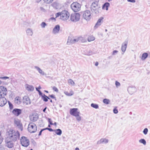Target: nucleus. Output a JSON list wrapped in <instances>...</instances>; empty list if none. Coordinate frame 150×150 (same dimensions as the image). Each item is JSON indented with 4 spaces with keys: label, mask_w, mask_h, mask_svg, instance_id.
Segmentation results:
<instances>
[{
    "label": "nucleus",
    "mask_w": 150,
    "mask_h": 150,
    "mask_svg": "<svg viewBox=\"0 0 150 150\" xmlns=\"http://www.w3.org/2000/svg\"><path fill=\"white\" fill-rule=\"evenodd\" d=\"M127 1L130 2L135 3L136 1Z\"/></svg>",
    "instance_id": "obj_62"
},
{
    "label": "nucleus",
    "mask_w": 150,
    "mask_h": 150,
    "mask_svg": "<svg viewBox=\"0 0 150 150\" xmlns=\"http://www.w3.org/2000/svg\"><path fill=\"white\" fill-rule=\"evenodd\" d=\"M47 107H46L45 108H44L43 110V111L44 112H45V111H46V110L47 109Z\"/></svg>",
    "instance_id": "obj_58"
},
{
    "label": "nucleus",
    "mask_w": 150,
    "mask_h": 150,
    "mask_svg": "<svg viewBox=\"0 0 150 150\" xmlns=\"http://www.w3.org/2000/svg\"><path fill=\"white\" fill-rule=\"evenodd\" d=\"M22 112V109L15 108L13 110L12 113L15 116H18L21 114Z\"/></svg>",
    "instance_id": "obj_12"
},
{
    "label": "nucleus",
    "mask_w": 150,
    "mask_h": 150,
    "mask_svg": "<svg viewBox=\"0 0 150 150\" xmlns=\"http://www.w3.org/2000/svg\"><path fill=\"white\" fill-rule=\"evenodd\" d=\"M45 130H49L50 132H54V131L55 129H53L51 128H49V127H46L45 128Z\"/></svg>",
    "instance_id": "obj_45"
},
{
    "label": "nucleus",
    "mask_w": 150,
    "mask_h": 150,
    "mask_svg": "<svg viewBox=\"0 0 150 150\" xmlns=\"http://www.w3.org/2000/svg\"><path fill=\"white\" fill-rule=\"evenodd\" d=\"M91 10L93 13H94L96 14H98L100 10V7H98L97 8H91Z\"/></svg>",
    "instance_id": "obj_20"
},
{
    "label": "nucleus",
    "mask_w": 150,
    "mask_h": 150,
    "mask_svg": "<svg viewBox=\"0 0 150 150\" xmlns=\"http://www.w3.org/2000/svg\"><path fill=\"white\" fill-rule=\"evenodd\" d=\"M148 54L147 52L143 53L141 59L143 61L145 60L148 57Z\"/></svg>",
    "instance_id": "obj_27"
},
{
    "label": "nucleus",
    "mask_w": 150,
    "mask_h": 150,
    "mask_svg": "<svg viewBox=\"0 0 150 150\" xmlns=\"http://www.w3.org/2000/svg\"><path fill=\"white\" fill-rule=\"evenodd\" d=\"M37 126L34 123L31 122L28 125V129L29 132L31 133H34L37 130Z\"/></svg>",
    "instance_id": "obj_2"
},
{
    "label": "nucleus",
    "mask_w": 150,
    "mask_h": 150,
    "mask_svg": "<svg viewBox=\"0 0 150 150\" xmlns=\"http://www.w3.org/2000/svg\"><path fill=\"white\" fill-rule=\"evenodd\" d=\"M50 19L51 20H54L55 21L56 20L55 18L53 17H52L50 18Z\"/></svg>",
    "instance_id": "obj_61"
},
{
    "label": "nucleus",
    "mask_w": 150,
    "mask_h": 150,
    "mask_svg": "<svg viewBox=\"0 0 150 150\" xmlns=\"http://www.w3.org/2000/svg\"><path fill=\"white\" fill-rule=\"evenodd\" d=\"M60 29V26L59 25H56L53 28L52 32L54 34L58 33Z\"/></svg>",
    "instance_id": "obj_18"
},
{
    "label": "nucleus",
    "mask_w": 150,
    "mask_h": 150,
    "mask_svg": "<svg viewBox=\"0 0 150 150\" xmlns=\"http://www.w3.org/2000/svg\"><path fill=\"white\" fill-rule=\"evenodd\" d=\"M94 40H95V38L94 37H93L91 38L90 39L88 38V41L90 42L91 41Z\"/></svg>",
    "instance_id": "obj_55"
},
{
    "label": "nucleus",
    "mask_w": 150,
    "mask_h": 150,
    "mask_svg": "<svg viewBox=\"0 0 150 150\" xmlns=\"http://www.w3.org/2000/svg\"><path fill=\"white\" fill-rule=\"evenodd\" d=\"M57 124V123L56 122H54V123H53V124L52 125H54L55 126H56Z\"/></svg>",
    "instance_id": "obj_64"
},
{
    "label": "nucleus",
    "mask_w": 150,
    "mask_h": 150,
    "mask_svg": "<svg viewBox=\"0 0 150 150\" xmlns=\"http://www.w3.org/2000/svg\"><path fill=\"white\" fill-rule=\"evenodd\" d=\"M103 19V17H101L98 19L94 27L95 29L97 28L99 26H100L101 25V23L102 21H103L102 20Z\"/></svg>",
    "instance_id": "obj_17"
},
{
    "label": "nucleus",
    "mask_w": 150,
    "mask_h": 150,
    "mask_svg": "<svg viewBox=\"0 0 150 150\" xmlns=\"http://www.w3.org/2000/svg\"><path fill=\"white\" fill-rule=\"evenodd\" d=\"M110 6V3L108 2H106L103 5L102 8L103 9H105L107 11L108 9V7Z\"/></svg>",
    "instance_id": "obj_22"
},
{
    "label": "nucleus",
    "mask_w": 150,
    "mask_h": 150,
    "mask_svg": "<svg viewBox=\"0 0 150 150\" xmlns=\"http://www.w3.org/2000/svg\"><path fill=\"white\" fill-rule=\"evenodd\" d=\"M35 69H36L38 71V72L42 75H44L45 74V73L39 67L36 66L34 67Z\"/></svg>",
    "instance_id": "obj_26"
},
{
    "label": "nucleus",
    "mask_w": 150,
    "mask_h": 150,
    "mask_svg": "<svg viewBox=\"0 0 150 150\" xmlns=\"http://www.w3.org/2000/svg\"><path fill=\"white\" fill-rule=\"evenodd\" d=\"M117 107H115L113 109V113L115 114H116L118 112V110L117 108Z\"/></svg>",
    "instance_id": "obj_46"
},
{
    "label": "nucleus",
    "mask_w": 150,
    "mask_h": 150,
    "mask_svg": "<svg viewBox=\"0 0 150 150\" xmlns=\"http://www.w3.org/2000/svg\"><path fill=\"white\" fill-rule=\"evenodd\" d=\"M9 79V77L7 76H4L3 77H0V79L6 80Z\"/></svg>",
    "instance_id": "obj_47"
},
{
    "label": "nucleus",
    "mask_w": 150,
    "mask_h": 150,
    "mask_svg": "<svg viewBox=\"0 0 150 150\" xmlns=\"http://www.w3.org/2000/svg\"><path fill=\"white\" fill-rule=\"evenodd\" d=\"M31 142L34 145V146H35L36 144V142L33 139L31 140Z\"/></svg>",
    "instance_id": "obj_54"
},
{
    "label": "nucleus",
    "mask_w": 150,
    "mask_h": 150,
    "mask_svg": "<svg viewBox=\"0 0 150 150\" xmlns=\"http://www.w3.org/2000/svg\"><path fill=\"white\" fill-rule=\"evenodd\" d=\"M139 142L143 144L144 145H146V142L145 139H140Z\"/></svg>",
    "instance_id": "obj_35"
},
{
    "label": "nucleus",
    "mask_w": 150,
    "mask_h": 150,
    "mask_svg": "<svg viewBox=\"0 0 150 150\" xmlns=\"http://www.w3.org/2000/svg\"><path fill=\"white\" fill-rule=\"evenodd\" d=\"M71 6L74 12H76L80 10L81 5L79 3L76 1L73 2L71 5Z\"/></svg>",
    "instance_id": "obj_3"
},
{
    "label": "nucleus",
    "mask_w": 150,
    "mask_h": 150,
    "mask_svg": "<svg viewBox=\"0 0 150 150\" xmlns=\"http://www.w3.org/2000/svg\"><path fill=\"white\" fill-rule=\"evenodd\" d=\"M48 121L49 122V124L51 125H52V124H53L52 121L51 120V119L50 118H48Z\"/></svg>",
    "instance_id": "obj_49"
},
{
    "label": "nucleus",
    "mask_w": 150,
    "mask_h": 150,
    "mask_svg": "<svg viewBox=\"0 0 150 150\" xmlns=\"http://www.w3.org/2000/svg\"><path fill=\"white\" fill-rule=\"evenodd\" d=\"M1 84H2L3 85H7L8 84V83L6 81H1Z\"/></svg>",
    "instance_id": "obj_52"
},
{
    "label": "nucleus",
    "mask_w": 150,
    "mask_h": 150,
    "mask_svg": "<svg viewBox=\"0 0 150 150\" xmlns=\"http://www.w3.org/2000/svg\"><path fill=\"white\" fill-rule=\"evenodd\" d=\"M59 4L56 2H55L52 4V6L54 8L57 9L59 8Z\"/></svg>",
    "instance_id": "obj_32"
},
{
    "label": "nucleus",
    "mask_w": 150,
    "mask_h": 150,
    "mask_svg": "<svg viewBox=\"0 0 150 150\" xmlns=\"http://www.w3.org/2000/svg\"><path fill=\"white\" fill-rule=\"evenodd\" d=\"M99 1H96L95 2H93L91 5V8H97L98 7L97 5Z\"/></svg>",
    "instance_id": "obj_28"
},
{
    "label": "nucleus",
    "mask_w": 150,
    "mask_h": 150,
    "mask_svg": "<svg viewBox=\"0 0 150 150\" xmlns=\"http://www.w3.org/2000/svg\"><path fill=\"white\" fill-rule=\"evenodd\" d=\"M51 98L54 99L55 100V101L57 100V99L55 96L54 94H49L48 96H46L45 94H44L43 96H42V99L45 102H47L48 101V99H50Z\"/></svg>",
    "instance_id": "obj_6"
},
{
    "label": "nucleus",
    "mask_w": 150,
    "mask_h": 150,
    "mask_svg": "<svg viewBox=\"0 0 150 150\" xmlns=\"http://www.w3.org/2000/svg\"><path fill=\"white\" fill-rule=\"evenodd\" d=\"M27 86L26 87V89L29 91H33L34 89V88L33 86L28 85L27 84Z\"/></svg>",
    "instance_id": "obj_25"
},
{
    "label": "nucleus",
    "mask_w": 150,
    "mask_h": 150,
    "mask_svg": "<svg viewBox=\"0 0 150 150\" xmlns=\"http://www.w3.org/2000/svg\"><path fill=\"white\" fill-rule=\"evenodd\" d=\"M115 84L117 87L119 86L120 85V83L117 81H115Z\"/></svg>",
    "instance_id": "obj_50"
},
{
    "label": "nucleus",
    "mask_w": 150,
    "mask_h": 150,
    "mask_svg": "<svg viewBox=\"0 0 150 150\" xmlns=\"http://www.w3.org/2000/svg\"><path fill=\"white\" fill-rule=\"evenodd\" d=\"M108 139H101L100 140L98 141L97 143V144H100L103 142L105 144L108 143Z\"/></svg>",
    "instance_id": "obj_21"
},
{
    "label": "nucleus",
    "mask_w": 150,
    "mask_h": 150,
    "mask_svg": "<svg viewBox=\"0 0 150 150\" xmlns=\"http://www.w3.org/2000/svg\"><path fill=\"white\" fill-rule=\"evenodd\" d=\"M36 88H37V89H38L39 90H40V89H41V87L40 86H39L38 87H36Z\"/></svg>",
    "instance_id": "obj_59"
},
{
    "label": "nucleus",
    "mask_w": 150,
    "mask_h": 150,
    "mask_svg": "<svg viewBox=\"0 0 150 150\" xmlns=\"http://www.w3.org/2000/svg\"><path fill=\"white\" fill-rule=\"evenodd\" d=\"M40 9L41 11H44L45 10V9L44 8L42 7H40Z\"/></svg>",
    "instance_id": "obj_60"
},
{
    "label": "nucleus",
    "mask_w": 150,
    "mask_h": 150,
    "mask_svg": "<svg viewBox=\"0 0 150 150\" xmlns=\"http://www.w3.org/2000/svg\"><path fill=\"white\" fill-rule=\"evenodd\" d=\"M128 42V40L127 39L122 44L121 50L122 52H123V53L126 50Z\"/></svg>",
    "instance_id": "obj_13"
},
{
    "label": "nucleus",
    "mask_w": 150,
    "mask_h": 150,
    "mask_svg": "<svg viewBox=\"0 0 150 150\" xmlns=\"http://www.w3.org/2000/svg\"><path fill=\"white\" fill-rule=\"evenodd\" d=\"M6 146L7 147L9 148H11L13 147L14 146V144L12 141H8V140L6 141Z\"/></svg>",
    "instance_id": "obj_19"
},
{
    "label": "nucleus",
    "mask_w": 150,
    "mask_h": 150,
    "mask_svg": "<svg viewBox=\"0 0 150 150\" xmlns=\"http://www.w3.org/2000/svg\"><path fill=\"white\" fill-rule=\"evenodd\" d=\"M20 137V133L19 132L17 131L14 134L11 135V136L9 137V138L11 139L13 141L15 142L17 140L18 138L19 139Z\"/></svg>",
    "instance_id": "obj_8"
},
{
    "label": "nucleus",
    "mask_w": 150,
    "mask_h": 150,
    "mask_svg": "<svg viewBox=\"0 0 150 150\" xmlns=\"http://www.w3.org/2000/svg\"><path fill=\"white\" fill-rule=\"evenodd\" d=\"M53 90L55 91L57 93L58 92V88L55 86H54L52 87Z\"/></svg>",
    "instance_id": "obj_48"
},
{
    "label": "nucleus",
    "mask_w": 150,
    "mask_h": 150,
    "mask_svg": "<svg viewBox=\"0 0 150 150\" xmlns=\"http://www.w3.org/2000/svg\"><path fill=\"white\" fill-rule=\"evenodd\" d=\"M64 93L66 95L69 96H72L74 94L73 92L72 91H71L69 93L67 91H65Z\"/></svg>",
    "instance_id": "obj_34"
},
{
    "label": "nucleus",
    "mask_w": 150,
    "mask_h": 150,
    "mask_svg": "<svg viewBox=\"0 0 150 150\" xmlns=\"http://www.w3.org/2000/svg\"><path fill=\"white\" fill-rule=\"evenodd\" d=\"M31 117L30 119L31 121L33 122H35L38 119V114L35 113L33 114Z\"/></svg>",
    "instance_id": "obj_16"
},
{
    "label": "nucleus",
    "mask_w": 150,
    "mask_h": 150,
    "mask_svg": "<svg viewBox=\"0 0 150 150\" xmlns=\"http://www.w3.org/2000/svg\"><path fill=\"white\" fill-rule=\"evenodd\" d=\"M148 129L147 128H146L143 130V132L144 134L146 135L148 133Z\"/></svg>",
    "instance_id": "obj_42"
},
{
    "label": "nucleus",
    "mask_w": 150,
    "mask_h": 150,
    "mask_svg": "<svg viewBox=\"0 0 150 150\" xmlns=\"http://www.w3.org/2000/svg\"><path fill=\"white\" fill-rule=\"evenodd\" d=\"M14 123L17 125V126H19L20 129H21V131L23 130V127L22 125L21 124L20 122L19 121L15 120Z\"/></svg>",
    "instance_id": "obj_24"
},
{
    "label": "nucleus",
    "mask_w": 150,
    "mask_h": 150,
    "mask_svg": "<svg viewBox=\"0 0 150 150\" xmlns=\"http://www.w3.org/2000/svg\"><path fill=\"white\" fill-rule=\"evenodd\" d=\"M7 89L6 88L3 86H0V94L1 96H4L7 94Z\"/></svg>",
    "instance_id": "obj_11"
},
{
    "label": "nucleus",
    "mask_w": 150,
    "mask_h": 150,
    "mask_svg": "<svg viewBox=\"0 0 150 150\" xmlns=\"http://www.w3.org/2000/svg\"><path fill=\"white\" fill-rule=\"evenodd\" d=\"M81 15H82L84 19L88 21L91 18V13L90 11L87 10L80 12Z\"/></svg>",
    "instance_id": "obj_1"
},
{
    "label": "nucleus",
    "mask_w": 150,
    "mask_h": 150,
    "mask_svg": "<svg viewBox=\"0 0 150 150\" xmlns=\"http://www.w3.org/2000/svg\"><path fill=\"white\" fill-rule=\"evenodd\" d=\"M20 142L21 145L25 147L28 146L30 144L29 140L25 136H22L21 137L20 139Z\"/></svg>",
    "instance_id": "obj_5"
},
{
    "label": "nucleus",
    "mask_w": 150,
    "mask_h": 150,
    "mask_svg": "<svg viewBox=\"0 0 150 150\" xmlns=\"http://www.w3.org/2000/svg\"><path fill=\"white\" fill-rule=\"evenodd\" d=\"M62 15L61 19L64 21L67 20L69 16V13L67 10H63L62 11Z\"/></svg>",
    "instance_id": "obj_7"
},
{
    "label": "nucleus",
    "mask_w": 150,
    "mask_h": 150,
    "mask_svg": "<svg viewBox=\"0 0 150 150\" xmlns=\"http://www.w3.org/2000/svg\"><path fill=\"white\" fill-rule=\"evenodd\" d=\"M37 88H36V91L38 92L39 95L41 96V97L42 96H43L44 94H43L40 90H39Z\"/></svg>",
    "instance_id": "obj_41"
},
{
    "label": "nucleus",
    "mask_w": 150,
    "mask_h": 150,
    "mask_svg": "<svg viewBox=\"0 0 150 150\" xmlns=\"http://www.w3.org/2000/svg\"><path fill=\"white\" fill-rule=\"evenodd\" d=\"M21 98L20 97L17 96L15 98V103L18 105H19L21 104Z\"/></svg>",
    "instance_id": "obj_23"
},
{
    "label": "nucleus",
    "mask_w": 150,
    "mask_h": 150,
    "mask_svg": "<svg viewBox=\"0 0 150 150\" xmlns=\"http://www.w3.org/2000/svg\"><path fill=\"white\" fill-rule=\"evenodd\" d=\"M3 141V138L2 137H0V144H1L2 142Z\"/></svg>",
    "instance_id": "obj_57"
},
{
    "label": "nucleus",
    "mask_w": 150,
    "mask_h": 150,
    "mask_svg": "<svg viewBox=\"0 0 150 150\" xmlns=\"http://www.w3.org/2000/svg\"><path fill=\"white\" fill-rule=\"evenodd\" d=\"M118 52V51L117 50H115L113 51L112 54L113 55L115 54V53H117Z\"/></svg>",
    "instance_id": "obj_56"
},
{
    "label": "nucleus",
    "mask_w": 150,
    "mask_h": 150,
    "mask_svg": "<svg viewBox=\"0 0 150 150\" xmlns=\"http://www.w3.org/2000/svg\"><path fill=\"white\" fill-rule=\"evenodd\" d=\"M80 16V14L79 13H72L70 16V20L73 22H77L79 20Z\"/></svg>",
    "instance_id": "obj_4"
},
{
    "label": "nucleus",
    "mask_w": 150,
    "mask_h": 150,
    "mask_svg": "<svg viewBox=\"0 0 150 150\" xmlns=\"http://www.w3.org/2000/svg\"><path fill=\"white\" fill-rule=\"evenodd\" d=\"M54 132L57 135L60 136L62 133V130L60 129H58L54 130Z\"/></svg>",
    "instance_id": "obj_29"
},
{
    "label": "nucleus",
    "mask_w": 150,
    "mask_h": 150,
    "mask_svg": "<svg viewBox=\"0 0 150 150\" xmlns=\"http://www.w3.org/2000/svg\"><path fill=\"white\" fill-rule=\"evenodd\" d=\"M26 33L28 35L31 36H32L33 34L32 30L30 28H28L27 30Z\"/></svg>",
    "instance_id": "obj_30"
},
{
    "label": "nucleus",
    "mask_w": 150,
    "mask_h": 150,
    "mask_svg": "<svg viewBox=\"0 0 150 150\" xmlns=\"http://www.w3.org/2000/svg\"><path fill=\"white\" fill-rule=\"evenodd\" d=\"M62 12L57 13L55 14L56 18H57L60 16V19H61V16H62Z\"/></svg>",
    "instance_id": "obj_40"
},
{
    "label": "nucleus",
    "mask_w": 150,
    "mask_h": 150,
    "mask_svg": "<svg viewBox=\"0 0 150 150\" xmlns=\"http://www.w3.org/2000/svg\"><path fill=\"white\" fill-rule=\"evenodd\" d=\"M98 65V62H96L95 64V65L96 66H97Z\"/></svg>",
    "instance_id": "obj_63"
},
{
    "label": "nucleus",
    "mask_w": 150,
    "mask_h": 150,
    "mask_svg": "<svg viewBox=\"0 0 150 150\" xmlns=\"http://www.w3.org/2000/svg\"><path fill=\"white\" fill-rule=\"evenodd\" d=\"M78 109L77 108H71L70 110L69 113L71 115L75 116L77 115L78 114H80L79 111H78Z\"/></svg>",
    "instance_id": "obj_9"
},
{
    "label": "nucleus",
    "mask_w": 150,
    "mask_h": 150,
    "mask_svg": "<svg viewBox=\"0 0 150 150\" xmlns=\"http://www.w3.org/2000/svg\"><path fill=\"white\" fill-rule=\"evenodd\" d=\"M91 106V107L96 109H98L99 108L98 105L97 104L92 103Z\"/></svg>",
    "instance_id": "obj_31"
},
{
    "label": "nucleus",
    "mask_w": 150,
    "mask_h": 150,
    "mask_svg": "<svg viewBox=\"0 0 150 150\" xmlns=\"http://www.w3.org/2000/svg\"><path fill=\"white\" fill-rule=\"evenodd\" d=\"M47 24L45 22H42L41 24V25L42 28H45V26L47 25Z\"/></svg>",
    "instance_id": "obj_44"
},
{
    "label": "nucleus",
    "mask_w": 150,
    "mask_h": 150,
    "mask_svg": "<svg viewBox=\"0 0 150 150\" xmlns=\"http://www.w3.org/2000/svg\"><path fill=\"white\" fill-rule=\"evenodd\" d=\"M93 54V52L91 50H89L87 52V55L88 56L91 55Z\"/></svg>",
    "instance_id": "obj_43"
},
{
    "label": "nucleus",
    "mask_w": 150,
    "mask_h": 150,
    "mask_svg": "<svg viewBox=\"0 0 150 150\" xmlns=\"http://www.w3.org/2000/svg\"><path fill=\"white\" fill-rule=\"evenodd\" d=\"M7 102L6 99L4 96H1V95L0 94V106H4L6 103Z\"/></svg>",
    "instance_id": "obj_10"
},
{
    "label": "nucleus",
    "mask_w": 150,
    "mask_h": 150,
    "mask_svg": "<svg viewBox=\"0 0 150 150\" xmlns=\"http://www.w3.org/2000/svg\"><path fill=\"white\" fill-rule=\"evenodd\" d=\"M79 40L77 39H75L73 40H71L70 41V42L71 43L73 44L74 43L76 42H77Z\"/></svg>",
    "instance_id": "obj_39"
},
{
    "label": "nucleus",
    "mask_w": 150,
    "mask_h": 150,
    "mask_svg": "<svg viewBox=\"0 0 150 150\" xmlns=\"http://www.w3.org/2000/svg\"><path fill=\"white\" fill-rule=\"evenodd\" d=\"M8 104L9 106V108L10 110H12L13 108V105L12 103L9 101H8Z\"/></svg>",
    "instance_id": "obj_37"
},
{
    "label": "nucleus",
    "mask_w": 150,
    "mask_h": 150,
    "mask_svg": "<svg viewBox=\"0 0 150 150\" xmlns=\"http://www.w3.org/2000/svg\"><path fill=\"white\" fill-rule=\"evenodd\" d=\"M80 114H78L77 115H76L75 117H76V119L79 122L81 120V117L79 115Z\"/></svg>",
    "instance_id": "obj_36"
},
{
    "label": "nucleus",
    "mask_w": 150,
    "mask_h": 150,
    "mask_svg": "<svg viewBox=\"0 0 150 150\" xmlns=\"http://www.w3.org/2000/svg\"><path fill=\"white\" fill-rule=\"evenodd\" d=\"M13 131H14L13 130H10L8 132H7V134H8L9 137L13 134Z\"/></svg>",
    "instance_id": "obj_38"
},
{
    "label": "nucleus",
    "mask_w": 150,
    "mask_h": 150,
    "mask_svg": "<svg viewBox=\"0 0 150 150\" xmlns=\"http://www.w3.org/2000/svg\"><path fill=\"white\" fill-rule=\"evenodd\" d=\"M103 102L106 104H109L110 102V100L109 99L106 98H105L103 100Z\"/></svg>",
    "instance_id": "obj_33"
},
{
    "label": "nucleus",
    "mask_w": 150,
    "mask_h": 150,
    "mask_svg": "<svg viewBox=\"0 0 150 150\" xmlns=\"http://www.w3.org/2000/svg\"><path fill=\"white\" fill-rule=\"evenodd\" d=\"M129 93L131 95L135 92L137 91V88L135 87H129L127 88Z\"/></svg>",
    "instance_id": "obj_15"
},
{
    "label": "nucleus",
    "mask_w": 150,
    "mask_h": 150,
    "mask_svg": "<svg viewBox=\"0 0 150 150\" xmlns=\"http://www.w3.org/2000/svg\"><path fill=\"white\" fill-rule=\"evenodd\" d=\"M69 83L72 85H74V82L71 79H69Z\"/></svg>",
    "instance_id": "obj_53"
},
{
    "label": "nucleus",
    "mask_w": 150,
    "mask_h": 150,
    "mask_svg": "<svg viewBox=\"0 0 150 150\" xmlns=\"http://www.w3.org/2000/svg\"><path fill=\"white\" fill-rule=\"evenodd\" d=\"M45 130V128L41 129V130H40V132H39V133L38 134V136H41L42 134V132Z\"/></svg>",
    "instance_id": "obj_51"
},
{
    "label": "nucleus",
    "mask_w": 150,
    "mask_h": 150,
    "mask_svg": "<svg viewBox=\"0 0 150 150\" xmlns=\"http://www.w3.org/2000/svg\"><path fill=\"white\" fill-rule=\"evenodd\" d=\"M23 103L26 105L30 104L31 103L30 98L27 96H25L23 98Z\"/></svg>",
    "instance_id": "obj_14"
}]
</instances>
